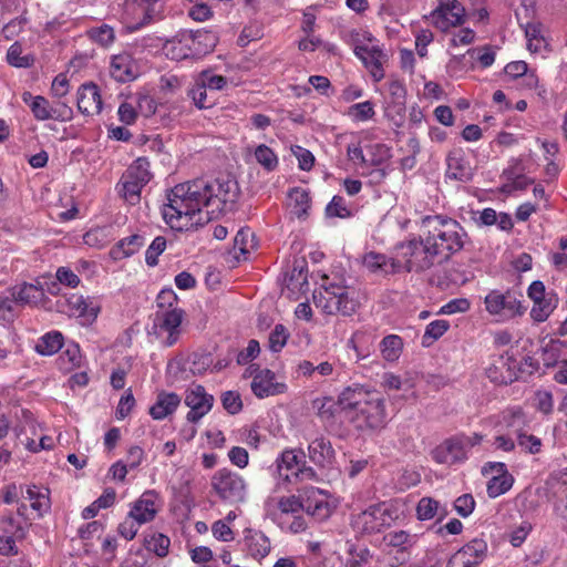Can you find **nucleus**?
I'll use <instances>...</instances> for the list:
<instances>
[{
	"label": "nucleus",
	"instance_id": "nucleus-44",
	"mask_svg": "<svg viewBox=\"0 0 567 567\" xmlns=\"http://www.w3.org/2000/svg\"><path fill=\"white\" fill-rule=\"evenodd\" d=\"M144 245V238L140 235H132L122 239L112 254L115 258L130 257Z\"/></svg>",
	"mask_w": 567,
	"mask_h": 567
},
{
	"label": "nucleus",
	"instance_id": "nucleus-24",
	"mask_svg": "<svg viewBox=\"0 0 567 567\" xmlns=\"http://www.w3.org/2000/svg\"><path fill=\"white\" fill-rule=\"evenodd\" d=\"M305 461V452L302 450L287 449L276 460V467L279 477L285 483H293V472L300 467Z\"/></svg>",
	"mask_w": 567,
	"mask_h": 567
},
{
	"label": "nucleus",
	"instance_id": "nucleus-58",
	"mask_svg": "<svg viewBox=\"0 0 567 567\" xmlns=\"http://www.w3.org/2000/svg\"><path fill=\"white\" fill-rule=\"evenodd\" d=\"M471 308V302L467 298H455L443 305L439 311L441 315L464 313Z\"/></svg>",
	"mask_w": 567,
	"mask_h": 567
},
{
	"label": "nucleus",
	"instance_id": "nucleus-19",
	"mask_svg": "<svg viewBox=\"0 0 567 567\" xmlns=\"http://www.w3.org/2000/svg\"><path fill=\"white\" fill-rule=\"evenodd\" d=\"M354 54L362 61L375 82L384 78L383 62L386 54L379 45H357Z\"/></svg>",
	"mask_w": 567,
	"mask_h": 567
},
{
	"label": "nucleus",
	"instance_id": "nucleus-38",
	"mask_svg": "<svg viewBox=\"0 0 567 567\" xmlns=\"http://www.w3.org/2000/svg\"><path fill=\"white\" fill-rule=\"evenodd\" d=\"M513 483L514 477L509 473L493 475L487 482V495L492 498H496L509 491Z\"/></svg>",
	"mask_w": 567,
	"mask_h": 567
},
{
	"label": "nucleus",
	"instance_id": "nucleus-16",
	"mask_svg": "<svg viewBox=\"0 0 567 567\" xmlns=\"http://www.w3.org/2000/svg\"><path fill=\"white\" fill-rule=\"evenodd\" d=\"M66 311L70 316L83 319L85 323H93L102 309L101 302L96 297H84L79 293H71L65 298Z\"/></svg>",
	"mask_w": 567,
	"mask_h": 567
},
{
	"label": "nucleus",
	"instance_id": "nucleus-28",
	"mask_svg": "<svg viewBox=\"0 0 567 567\" xmlns=\"http://www.w3.org/2000/svg\"><path fill=\"white\" fill-rule=\"evenodd\" d=\"M22 101L30 107L33 116L38 121L58 120L56 111L50 105V102L42 95H32L25 91L21 94Z\"/></svg>",
	"mask_w": 567,
	"mask_h": 567
},
{
	"label": "nucleus",
	"instance_id": "nucleus-63",
	"mask_svg": "<svg viewBox=\"0 0 567 567\" xmlns=\"http://www.w3.org/2000/svg\"><path fill=\"white\" fill-rule=\"evenodd\" d=\"M318 6H309L303 10L301 30L306 35L313 34L317 20Z\"/></svg>",
	"mask_w": 567,
	"mask_h": 567
},
{
	"label": "nucleus",
	"instance_id": "nucleus-33",
	"mask_svg": "<svg viewBox=\"0 0 567 567\" xmlns=\"http://www.w3.org/2000/svg\"><path fill=\"white\" fill-rule=\"evenodd\" d=\"M161 0H127V12L140 10L142 19L138 20L140 25H146L151 21L157 19L161 13Z\"/></svg>",
	"mask_w": 567,
	"mask_h": 567
},
{
	"label": "nucleus",
	"instance_id": "nucleus-8",
	"mask_svg": "<svg viewBox=\"0 0 567 567\" xmlns=\"http://www.w3.org/2000/svg\"><path fill=\"white\" fill-rule=\"evenodd\" d=\"M483 441L478 433L471 435L457 434L446 439L432 451L433 460L439 464L454 465L467 458L470 450Z\"/></svg>",
	"mask_w": 567,
	"mask_h": 567
},
{
	"label": "nucleus",
	"instance_id": "nucleus-31",
	"mask_svg": "<svg viewBox=\"0 0 567 567\" xmlns=\"http://www.w3.org/2000/svg\"><path fill=\"white\" fill-rule=\"evenodd\" d=\"M362 262L372 272L392 274L399 271L398 259L374 251L365 254Z\"/></svg>",
	"mask_w": 567,
	"mask_h": 567
},
{
	"label": "nucleus",
	"instance_id": "nucleus-62",
	"mask_svg": "<svg viewBox=\"0 0 567 567\" xmlns=\"http://www.w3.org/2000/svg\"><path fill=\"white\" fill-rule=\"evenodd\" d=\"M224 409L230 414H236L243 409L240 395L235 391H227L221 396Z\"/></svg>",
	"mask_w": 567,
	"mask_h": 567
},
{
	"label": "nucleus",
	"instance_id": "nucleus-22",
	"mask_svg": "<svg viewBox=\"0 0 567 567\" xmlns=\"http://www.w3.org/2000/svg\"><path fill=\"white\" fill-rule=\"evenodd\" d=\"M157 499L158 496L153 491L143 493L142 496L134 502L130 511V518L141 525L153 520L158 512Z\"/></svg>",
	"mask_w": 567,
	"mask_h": 567
},
{
	"label": "nucleus",
	"instance_id": "nucleus-37",
	"mask_svg": "<svg viewBox=\"0 0 567 567\" xmlns=\"http://www.w3.org/2000/svg\"><path fill=\"white\" fill-rule=\"evenodd\" d=\"M346 114L353 123L368 122L375 116L374 104L371 101L352 104Z\"/></svg>",
	"mask_w": 567,
	"mask_h": 567
},
{
	"label": "nucleus",
	"instance_id": "nucleus-14",
	"mask_svg": "<svg viewBox=\"0 0 567 567\" xmlns=\"http://www.w3.org/2000/svg\"><path fill=\"white\" fill-rule=\"evenodd\" d=\"M184 402L189 408L186 420L197 423L212 410L214 398L206 392L203 385L195 384L186 390Z\"/></svg>",
	"mask_w": 567,
	"mask_h": 567
},
{
	"label": "nucleus",
	"instance_id": "nucleus-50",
	"mask_svg": "<svg viewBox=\"0 0 567 567\" xmlns=\"http://www.w3.org/2000/svg\"><path fill=\"white\" fill-rule=\"evenodd\" d=\"M289 332L284 324H276L269 334V349L272 352H279L286 346Z\"/></svg>",
	"mask_w": 567,
	"mask_h": 567
},
{
	"label": "nucleus",
	"instance_id": "nucleus-18",
	"mask_svg": "<svg viewBox=\"0 0 567 567\" xmlns=\"http://www.w3.org/2000/svg\"><path fill=\"white\" fill-rule=\"evenodd\" d=\"M109 72L116 82L127 83L140 76L141 65L131 53L121 52L110 58Z\"/></svg>",
	"mask_w": 567,
	"mask_h": 567
},
{
	"label": "nucleus",
	"instance_id": "nucleus-29",
	"mask_svg": "<svg viewBox=\"0 0 567 567\" xmlns=\"http://www.w3.org/2000/svg\"><path fill=\"white\" fill-rule=\"evenodd\" d=\"M181 401L179 395L174 392H161L150 408V414L154 420H164L176 411Z\"/></svg>",
	"mask_w": 567,
	"mask_h": 567
},
{
	"label": "nucleus",
	"instance_id": "nucleus-56",
	"mask_svg": "<svg viewBox=\"0 0 567 567\" xmlns=\"http://www.w3.org/2000/svg\"><path fill=\"white\" fill-rule=\"evenodd\" d=\"M1 529L3 530V533L11 536H16L17 538L22 537L24 535L23 524L11 514L2 517Z\"/></svg>",
	"mask_w": 567,
	"mask_h": 567
},
{
	"label": "nucleus",
	"instance_id": "nucleus-59",
	"mask_svg": "<svg viewBox=\"0 0 567 567\" xmlns=\"http://www.w3.org/2000/svg\"><path fill=\"white\" fill-rule=\"evenodd\" d=\"M135 107L137 110V114H142L143 116H151L156 112V102L154 99L147 94H137L134 99Z\"/></svg>",
	"mask_w": 567,
	"mask_h": 567
},
{
	"label": "nucleus",
	"instance_id": "nucleus-20",
	"mask_svg": "<svg viewBox=\"0 0 567 567\" xmlns=\"http://www.w3.org/2000/svg\"><path fill=\"white\" fill-rule=\"evenodd\" d=\"M445 177L462 183H467L472 179L473 168L461 148L449 153Z\"/></svg>",
	"mask_w": 567,
	"mask_h": 567
},
{
	"label": "nucleus",
	"instance_id": "nucleus-7",
	"mask_svg": "<svg viewBox=\"0 0 567 567\" xmlns=\"http://www.w3.org/2000/svg\"><path fill=\"white\" fill-rule=\"evenodd\" d=\"M315 306L326 315H352L358 302L349 296L348 288L338 284L322 286L313 293Z\"/></svg>",
	"mask_w": 567,
	"mask_h": 567
},
{
	"label": "nucleus",
	"instance_id": "nucleus-49",
	"mask_svg": "<svg viewBox=\"0 0 567 567\" xmlns=\"http://www.w3.org/2000/svg\"><path fill=\"white\" fill-rule=\"evenodd\" d=\"M327 217L333 218H348L351 216V212L347 206L346 199L341 196H333L331 202L326 207Z\"/></svg>",
	"mask_w": 567,
	"mask_h": 567
},
{
	"label": "nucleus",
	"instance_id": "nucleus-47",
	"mask_svg": "<svg viewBox=\"0 0 567 567\" xmlns=\"http://www.w3.org/2000/svg\"><path fill=\"white\" fill-rule=\"evenodd\" d=\"M450 328V323L446 320H434L430 322L424 331L422 342L425 346H430L433 341L441 338Z\"/></svg>",
	"mask_w": 567,
	"mask_h": 567
},
{
	"label": "nucleus",
	"instance_id": "nucleus-52",
	"mask_svg": "<svg viewBox=\"0 0 567 567\" xmlns=\"http://www.w3.org/2000/svg\"><path fill=\"white\" fill-rule=\"evenodd\" d=\"M278 508L282 514H296L303 511L301 493L297 495L282 496L278 501Z\"/></svg>",
	"mask_w": 567,
	"mask_h": 567
},
{
	"label": "nucleus",
	"instance_id": "nucleus-25",
	"mask_svg": "<svg viewBox=\"0 0 567 567\" xmlns=\"http://www.w3.org/2000/svg\"><path fill=\"white\" fill-rule=\"evenodd\" d=\"M190 42H194V40L187 34V31H184L166 40L163 44V52L168 59L175 61L197 58Z\"/></svg>",
	"mask_w": 567,
	"mask_h": 567
},
{
	"label": "nucleus",
	"instance_id": "nucleus-34",
	"mask_svg": "<svg viewBox=\"0 0 567 567\" xmlns=\"http://www.w3.org/2000/svg\"><path fill=\"white\" fill-rule=\"evenodd\" d=\"M187 34L192 37L194 42H190L192 48H194L195 54L197 58H200L210 51L217 44V37L214 32L207 30H197L196 32L187 31Z\"/></svg>",
	"mask_w": 567,
	"mask_h": 567
},
{
	"label": "nucleus",
	"instance_id": "nucleus-30",
	"mask_svg": "<svg viewBox=\"0 0 567 567\" xmlns=\"http://www.w3.org/2000/svg\"><path fill=\"white\" fill-rule=\"evenodd\" d=\"M11 296L16 303L35 306L42 301L44 291L38 285L23 282L11 288Z\"/></svg>",
	"mask_w": 567,
	"mask_h": 567
},
{
	"label": "nucleus",
	"instance_id": "nucleus-13",
	"mask_svg": "<svg viewBox=\"0 0 567 567\" xmlns=\"http://www.w3.org/2000/svg\"><path fill=\"white\" fill-rule=\"evenodd\" d=\"M303 511L318 520H324L332 514L336 505L331 495L320 488L306 486L301 489Z\"/></svg>",
	"mask_w": 567,
	"mask_h": 567
},
{
	"label": "nucleus",
	"instance_id": "nucleus-27",
	"mask_svg": "<svg viewBox=\"0 0 567 567\" xmlns=\"http://www.w3.org/2000/svg\"><path fill=\"white\" fill-rule=\"evenodd\" d=\"M308 456L317 466L329 467L334 458V450L328 439L320 436L309 443Z\"/></svg>",
	"mask_w": 567,
	"mask_h": 567
},
{
	"label": "nucleus",
	"instance_id": "nucleus-40",
	"mask_svg": "<svg viewBox=\"0 0 567 567\" xmlns=\"http://www.w3.org/2000/svg\"><path fill=\"white\" fill-rule=\"evenodd\" d=\"M256 162L267 172H274L279 164L277 154L266 144H259L254 150Z\"/></svg>",
	"mask_w": 567,
	"mask_h": 567
},
{
	"label": "nucleus",
	"instance_id": "nucleus-64",
	"mask_svg": "<svg viewBox=\"0 0 567 567\" xmlns=\"http://www.w3.org/2000/svg\"><path fill=\"white\" fill-rule=\"evenodd\" d=\"M230 463L239 468H245L249 464V454L241 446H234L228 452Z\"/></svg>",
	"mask_w": 567,
	"mask_h": 567
},
{
	"label": "nucleus",
	"instance_id": "nucleus-11",
	"mask_svg": "<svg viewBox=\"0 0 567 567\" xmlns=\"http://www.w3.org/2000/svg\"><path fill=\"white\" fill-rule=\"evenodd\" d=\"M245 375L252 378L250 388L258 399L282 394L288 389L287 384L278 381L275 372L269 369H259L257 365L251 364L246 370Z\"/></svg>",
	"mask_w": 567,
	"mask_h": 567
},
{
	"label": "nucleus",
	"instance_id": "nucleus-61",
	"mask_svg": "<svg viewBox=\"0 0 567 567\" xmlns=\"http://www.w3.org/2000/svg\"><path fill=\"white\" fill-rule=\"evenodd\" d=\"M316 403H320L318 405V414L322 420H330L334 416L337 410H340L339 400L336 402L330 398H323L321 400H317Z\"/></svg>",
	"mask_w": 567,
	"mask_h": 567
},
{
	"label": "nucleus",
	"instance_id": "nucleus-55",
	"mask_svg": "<svg viewBox=\"0 0 567 567\" xmlns=\"http://www.w3.org/2000/svg\"><path fill=\"white\" fill-rule=\"evenodd\" d=\"M382 386L385 390H409L413 388V384L409 380H402L400 375L392 372H385L382 375Z\"/></svg>",
	"mask_w": 567,
	"mask_h": 567
},
{
	"label": "nucleus",
	"instance_id": "nucleus-39",
	"mask_svg": "<svg viewBox=\"0 0 567 567\" xmlns=\"http://www.w3.org/2000/svg\"><path fill=\"white\" fill-rule=\"evenodd\" d=\"M118 186L121 195L128 204L135 205L140 202L141 190L144 187V185H140V182L127 178V175L123 174Z\"/></svg>",
	"mask_w": 567,
	"mask_h": 567
},
{
	"label": "nucleus",
	"instance_id": "nucleus-57",
	"mask_svg": "<svg viewBox=\"0 0 567 567\" xmlns=\"http://www.w3.org/2000/svg\"><path fill=\"white\" fill-rule=\"evenodd\" d=\"M148 549L153 550L158 557H165L168 554L171 540L163 534H154L147 542Z\"/></svg>",
	"mask_w": 567,
	"mask_h": 567
},
{
	"label": "nucleus",
	"instance_id": "nucleus-53",
	"mask_svg": "<svg viewBox=\"0 0 567 567\" xmlns=\"http://www.w3.org/2000/svg\"><path fill=\"white\" fill-rule=\"evenodd\" d=\"M90 37L96 43L107 47L113 43L115 39L114 30L107 24H103L97 28H93L90 30Z\"/></svg>",
	"mask_w": 567,
	"mask_h": 567
},
{
	"label": "nucleus",
	"instance_id": "nucleus-9",
	"mask_svg": "<svg viewBox=\"0 0 567 567\" xmlns=\"http://www.w3.org/2000/svg\"><path fill=\"white\" fill-rule=\"evenodd\" d=\"M212 487L221 501L229 504L243 503L247 498L245 478L228 468H220L214 473Z\"/></svg>",
	"mask_w": 567,
	"mask_h": 567
},
{
	"label": "nucleus",
	"instance_id": "nucleus-48",
	"mask_svg": "<svg viewBox=\"0 0 567 567\" xmlns=\"http://www.w3.org/2000/svg\"><path fill=\"white\" fill-rule=\"evenodd\" d=\"M197 78L203 82L204 85L208 87V90L212 91H221L228 85L227 78L215 74L209 70L202 71Z\"/></svg>",
	"mask_w": 567,
	"mask_h": 567
},
{
	"label": "nucleus",
	"instance_id": "nucleus-23",
	"mask_svg": "<svg viewBox=\"0 0 567 567\" xmlns=\"http://www.w3.org/2000/svg\"><path fill=\"white\" fill-rule=\"evenodd\" d=\"M243 544L247 555L256 560L264 559L271 550L270 539L262 532L257 529H245Z\"/></svg>",
	"mask_w": 567,
	"mask_h": 567
},
{
	"label": "nucleus",
	"instance_id": "nucleus-2",
	"mask_svg": "<svg viewBox=\"0 0 567 567\" xmlns=\"http://www.w3.org/2000/svg\"><path fill=\"white\" fill-rule=\"evenodd\" d=\"M340 412L357 430H375L385 424L384 400L374 391L347 388L339 395Z\"/></svg>",
	"mask_w": 567,
	"mask_h": 567
},
{
	"label": "nucleus",
	"instance_id": "nucleus-17",
	"mask_svg": "<svg viewBox=\"0 0 567 567\" xmlns=\"http://www.w3.org/2000/svg\"><path fill=\"white\" fill-rule=\"evenodd\" d=\"M503 420L508 427H514L512 432L516 436L517 444L524 451L532 454H536L540 451V439L523 432L519 427L524 423V413L519 408L507 410L503 416Z\"/></svg>",
	"mask_w": 567,
	"mask_h": 567
},
{
	"label": "nucleus",
	"instance_id": "nucleus-35",
	"mask_svg": "<svg viewBox=\"0 0 567 567\" xmlns=\"http://www.w3.org/2000/svg\"><path fill=\"white\" fill-rule=\"evenodd\" d=\"M63 347V336L59 331H50L39 338L34 351L43 357L55 354Z\"/></svg>",
	"mask_w": 567,
	"mask_h": 567
},
{
	"label": "nucleus",
	"instance_id": "nucleus-1",
	"mask_svg": "<svg viewBox=\"0 0 567 567\" xmlns=\"http://www.w3.org/2000/svg\"><path fill=\"white\" fill-rule=\"evenodd\" d=\"M238 196L236 182L231 179H203L176 185L167 194L162 214L166 224L175 230H188L231 209Z\"/></svg>",
	"mask_w": 567,
	"mask_h": 567
},
{
	"label": "nucleus",
	"instance_id": "nucleus-3",
	"mask_svg": "<svg viewBox=\"0 0 567 567\" xmlns=\"http://www.w3.org/2000/svg\"><path fill=\"white\" fill-rule=\"evenodd\" d=\"M422 228L425 229V237L437 257L455 254L464 247L466 233L460 223L452 218L429 215L422 218Z\"/></svg>",
	"mask_w": 567,
	"mask_h": 567
},
{
	"label": "nucleus",
	"instance_id": "nucleus-21",
	"mask_svg": "<svg viewBox=\"0 0 567 567\" xmlns=\"http://www.w3.org/2000/svg\"><path fill=\"white\" fill-rule=\"evenodd\" d=\"M183 320V310L174 307L167 310H159L155 316V326L159 330L168 333L165 341L166 346L171 347L177 341L179 334V327Z\"/></svg>",
	"mask_w": 567,
	"mask_h": 567
},
{
	"label": "nucleus",
	"instance_id": "nucleus-4",
	"mask_svg": "<svg viewBox=\"0 0 567 567\" xmlns=\"http://www.w3.org/2000/svg\"><path fill=\"white\" fill-rule=\"evenodd\" d=\"M402 514V505L399 501L382 502L352 515L351 526L361 535L378 534L400 519Z\"/></svg>",
	"mask_w": 567,
	"mask_h": 567
},
{
	"label": "nucleus",
	"instance_id": "nucleus-45",
	"mask_svg": "<svg viewBox=\"0 0 567 567\" xmlns=\"http://www.w3.org/2000/svg\"><path fill=\"white\" fill-rule=\"evenodd\" d=\"M252 234L249 229H240L234 238L233 255L239 260L240 257L246 259L249 249L252 248Z\"/></svg>",
	"mask_w": 567,
	"mask_h": 567
},
{
	"label": "nucleus",
	"instance_id": "nucleus-60",
	"mask_svg": "<svg viewBox=\"0 0 567 567\" xmlns=\"http://www.w3.org/2000/svg\"><path fill=\"white\" fill-rule=\"evenodd\" d=\"M475 508V501L471 494H464L454 502V509L462 517L470 516Z\"/></svg>",
	"mask_w": 567,
	"mask_h": 567
},
{
	"label": "nucleus",
	"instance_id": "nucleus-6",
	"mask_svg": "<svg viewBox=\"0 0 567 567\" xmlns=\"http://www.w3.org/2000/svg\"><path fill=\"white\" fill-rule=\"evenodd\" d=\"M417 536L406 530H392L383 536L384 550L377 567H399L409 561Z\"/></svg>",
	"mask_w": 567,
	"mask_h": 567
},
{
	"label": "nucleus",
	"instance_id": "nucleus-32",
	"mask_svg": "<svg viewBox=\"0 0 567 567\" xmlns=\"http://www.w3.org/2000/svg\"><path fill=\"white\" fill-rule=\"evenodd\" d=\"M23 497L30 502V506L32 511L35 512L37 518L42 517L51 508L48 488L35 485L28 486Z\"/></svg>",
	"mask_w": 567,
	"mask_h": 567
},
{
	"label": "nucleus",
	"instance_id": "nucleus-26",
	"mask_svg": "<svg viewBox=\"0 0 567 567\" xmlns=\"http://www.w3.org/2000/svg\"><path fill=\"white\" fill-rule=\"evenodd\" d=\"M78 109L84 115L99 114L102 110L100 90L94 83H85L78 90Z\"/></svg>",
	"mask_w": 567,
	"mask_h": 567
},
{
	"label": "nucleus",
	"instance_id": "nucleus-12",
	"mask_svg": "<svg viewBox=\"0 0 567 567\" xmlns=\"http://www.w3.org/2000/svg\"><path fill=\"white\" fill-rule=\"evenodd\" d=\"M425 18L436 29L446 32L464 22L465 8L458 0H440L436 8Z\"/></svg>",
	"mask_w": 567,
	"mask_h": 567
},
{
	"label": "nucleus",
	"instance_id": "nucleus-41",
	"mask_svg": "<svg viewBox=\"0 0 567 567\" xmlns=\"http://www.w3.org/2000/svg\"><path fill=\"white\" fill-rule=\"evenodd\" d=\"M402 347V339L395 334L384 337L380 343L382 357L389 362H393L399 359Z\"/></svg>",
	"mask_w": 567,
	"mask_h": 567
},
{
	"label": "nucleus",
	"instance_id": "nucleus-15",
	"mask_svg": "<svg viewBox=\"0 0 567 567\" xmlns=\"http://www.w3.org/2000/svg\"><path fill=\"white\" fill-rule=\"evenodd\" d=\"M487 543L474 538L455 551L449 559L446 567H477L486 557Z\"/></svg>",
	"mask_w": 567,
	"mask_h": 567
},
{
	"label": "nucleus",
	"instance_id": "nucleus-42",
	"mask_svg": "<svg viewBox=\"0 0 567 567\" xmlns=\"http://www.w3.org/2000/svg\"><path fill=\"white\" fill-rule=\"evenodd\" d=\"M124 174L145 186L151 181L150 162L145 157H138Z\"/></svg>",
	"mask_w": 567,
	"mask_h": 567
},
{
	"label": "nucleus",
	"instance_id": "nucleus-54",
	"mask_svg": "<svg viewBox=\"0 0 567 567\" xmlns=\"http://www.w3.org/2000/svg\"><path fill=\"white\" fill-rule=\"evenodd\" d=\"M166 240L164 237L158 236L154 238L145 252V261L148 266L154 267L158 262V256L165 250Z\"/></svg>",
	"mask_w": 567,
	"mask_h": 567
},
{
	"label": "nucleus",
	"instance_id": "nucleus-43",
	"mask_svg": "<svg viewBox=\"0 0 567 567\" xmlns=\"http://www.w3.org/2000/svg\"><path fill=\"white\" fill-rule=\"evenodd\" d=\"M289 200L292 207V213L298 217H302L307 215L308 209L310 208V197L309 194L302 188H293L289 193Z\"/></svg>",
	"mask_w": 567,
	"mask_h": 567
},
{
	"label": "nucleus",
	"instance_id": "nucleus-36",
	"mask_svg": "<svg viewBox=\"0 0 567 567\" xmlns=\"http://www.w3.org/2000/svg\"><path fill=\"white\" fill-rule=\"evenodd\" d=\"M6 59L11 66L23 69L31 68L35 61L33 54H23L20 42H14L9 47Z\"/></svg>",
	"mask_w": 567,
	"mask_h": 567
},
{
	"label": "nucleus",
	"instance_id": "nucleus-10",
	"mask_svg": "<svg viewBox=\"0 0 567 567\" xmlns=\"http://www.w3.org/2000/svg\"><path fill=\"white\" fill-rule=\"evenodd\" d=\"M485 310L498 321H507L522 316L524 308L520 300L511 290H491L484 298Z\"/></svg>",
	"mask_w": 567,
	"mask_h": 567
},
{
	"label": "nucleus",
	"instance_id": "nucleus-51",
	"mask_svg": "<svg viewBox=\"0 0 567 567\" xmlns=\"http://www.w3.org/2000/svg\"><path fill=\"white\" fill-rule=\"evenodd\" d=\"M439 509V502L431 497H423L416 506V516L420 520H429L434 518Z\"/></svg>",
	"mask_w": 567,
	"mask_h": 567
},
{
	"label": "nucleus",
	"instance_id": "nucleus-5",
	"mask_svg": "<svg viewBox=\"0 0 567 567\" xmlns=\"http://www.w3.org/2000/svg\"><path fill=\"white\" fill-rule=\"evenodd\" d=\"M396 259L399 261V270L401 268L406 271H423L431 268L437 256L434 248L430 245L427 238H411L395 246Z\"/></svg>",
	"mask_w": 567,
	"mask_h": 567
},
{
	"label": "nucleus",
	"instance_id": "nucleus-46",
	"mask_svg": "<svg viewBox=\"0 0 567 567\" xmlns=\"http://www.w3.org/2000/svg\"><path fill=\"white\" fill-rule=\"evenodd\" d=\"M208 87L196 76L194 85L188 90V96L198 109H208L213 101L208 100Z\"/></svg>",
	"mask_w": 567,
	"mask_h": 567
}]
</instances>
